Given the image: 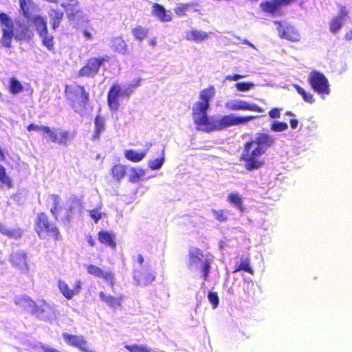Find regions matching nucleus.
Instances as JSON below:
<instances>
[{"label": "nucleus", "mask_w": 352, "mask_h": 352, "mask_svg": "<svg viewBox=\"0 0 352 352\" xmlns=\"http://www.w3.org/2000/svg\"><path fill=\"white\" fill-rule=\"evenodd\" d=\"M63 16V12L59 10H53L50 14V16L52 20V28L53 30H56L59 27Z\"/></svg>", "instance_id": "473e14b6"}, {"label": "nucleus", "mask_w": 352, "mask_h": 352, "mask_svg": "<svg viewBox=\"0 0 352 352\" xmlns=\"http://www.w3.org/2000/svg\"><path fill=\"white\" fill-rule=\"evenodd\" d=\"M7 227L6 226L5 224H3V223H1L0 222V233H1L3 235L5 234L6 230H7Z\"/></svg>", "instance_id": "680f3d73"}, {"label": "nucleus", "mask_w": 352, "mask_h": 352, "mask_svg": "<svg viewBox=\"0 0 352 352\" xmlns=\"http://www.w3.org/2000/svg\"><path fill=\"white\" fill-rule=\"evenodd\" d=\"M34 230L40 239L47 243L52 241L56 244L62 239L58 226L45 212H38L36 214L34 220Z\"/></svg>", "instance_id": "20e7f679"}, {"label": "nucleus", "mask_w": 352, "mask_h": 352, "mask_svg": "<svg viewBox=\"0 0 352 352\" xmlns=\"http://www.w3.org/2000/svg\"><path fill=\"white\" fill-rule=\"evenodd\" d=\"M344 37L346 40H352V30L346 32Z\"/></svg>", "instance_id": "0e129e2a"}, {"label": "nucleus", "mask_w": 352, "mask_h": 352, "mask_svg": "<svg viewBox=\"0 0 352 352\" xmlns=\"http://www.w3.org/2000/svg\"><path fill=\"white\" fill-rule=\"evenodd\" d=\"M234 86L238 91H246L250 90L254 86V84L248 82H241L236 83Z\"/></svg>", "instance_id": "09e8293b"}, {"label": "nucleus", "mask_w": 352, "mask_h": 352, "mask_svg": "<svg viewBox=\"0 0 352 352\" xmlns=\"http://www.w3.org/2000/svg\"><path fill=\"white\" fill-rule=\"evenodd\" d=\"M87 272L89 275L102 278L109 285L112 289L115 286V276L111 271H106L98 265L89 264L86 266Z\"/></svg>", "instance_id": "6e6552de"}, {"label": "nucleus", "mask_w": 352, "mask_h": 352, "mask_svg": "<svg viewBox=\"0 0 352 352\" xmlns=\"http://www.w3.org/2000/svg\"><path fill=\"white\" fill-rule=\"evenodd\" d=\"M245 75H241V74H234V75H228L225 77V80H233V81H236V80H238L241 78H245Z\"/></svg>", "instance_id": "5fc2aeb1"}, {"label": "nucleus", "mask_w": 352, "mask_h": 352, "mask_svg": "<svg viewBox=\"0 0 352 352\" xmlns=\"http://www.w3.org/2000/svg\"><path fill=\"white\" fill-rule=\"evenodd\" d=\"M0 28L1 32V46L7 49L12 47L13 39L18 42H29L34 36L32 30L20 21L16 22L15 29L12 18L3 12H0Z\"/></svg>", "instance_id": "7ed1b4c3"}, {"label": "nucleus", "mask_w": 352, "mask_h": 352, "mask_svg": "<svg viewBox=\"0 0 352 352\" xmlns=\"http://www.w3.org/2000/svg\"><path fill=\"white\" fill-rule=\"evenodd\" d=\"M288 129V125L286 122L274 121L270 126V129L274 132H283Z\"/></svg>", "instance_id": "a18cd8bd"}, {"label": "nucleus", "mask_w": 352, "mask_h": 352, "mask_svg": "<svg viewBox=\"0 0 352 352\" xmlns=\"http://www.w3.org/2000/svg\"><path fill=\"white\" fill-rule=\"evenodd\" d=\"M20 13L27 19H30L32 13L35 9L33 0H19Z\"/></svg>", "instance_id": "4be33fe9"}, {"label": "nucleus", "mask_w": 352, "mask_h": 352, "mask_svg": "<svg viewBox=\"0 0 352 352\" xmlns=\"http://www.w3.org/2000/svg\"><path fill=\"white\" fill-rule=\"evenodd\" d=\"M140 175L138 174L136 171H134V173L129 177V182L135 183L138 181Z\"/></svg>", "instance_id": "4d7b16f0"}, {"label": "nucleus", "mask_w": 352, "mask_h": 352, "mask_svg": "<svg viewBox=\"0 0 352 352\" xmlns=\"http://www.w3.org/2000/svg\"><path fill=\"white\" fill-rule=\"evenodd\" d=\"M43 133H47L50 135V138L52 142L57 143L58 144H64L66 145L67 144V140L69 138V133L67 131H62L60 133V138H58L56 132L51 130L49 127L48 132H43Z\"/></svg>", "instance_id": "393cba45"}, {"label": "nucleus", "mask_w": 352, "mask_h": 352, "mask_svg": "<svg viewBox=\"0 0 352 352\" xmlns=\"http://www.w3.org/2000/svg\"><path fill=\"white\" fill-rule=\"evenodd\" d=\"M109 56L91 57L87 60L85 64L78 70V77L93 78L99 72L100 67L109 60Z\"/></svg>", "instance_id": "423d86ee"}, {"label": "nucleus", "mask_w": 352, "mask_h": 352, "mask_svg": "<svg viewBox=\"0 0 352 352\" xmlns=\"http://www.w3.org/2000/svg\"><path fill=\"white\" fill-rule=\"evenodd\" d=\"M30 20H31L38 34L47 29V21L43 16L41 15H36L31 17Z\"/></svg>", "instance_id": "cd10ccee"}, {"label": "nucleus", "mask_w": 352, "mask_h": 352, "mask_svg": "<svg viewBox=\"0 0 352 352\" xmlns=\"http://www.w3.org/2000/svg\"><path fill=\"white\" fill-rule=\"evenodd\" d=\"M27 130L28 131H42L43 133V132H48L49 131V126H38L36 124H34L32 123V124H30L27 126Z\"/></svg>", "instance_id": "603ef678"}, {"label": "nucleus", "mask_w": 352, "mask_h": 352, "mask_svg": "<svg viewBox=\"0 0 352 352\" xmlns=\"http://www.w3.org/2000/svg\"><path fill=\"white\" fill-rule=\"evenodd\" d=\"M10 261L16 268L23 270L27 267L26 254L23 251L12 252L10 256Z\"/></svg>", "instance_id": "6ab92c4d"}, {"label": "nucleus", "mask_w": 352, "mask_h": 352, "mask_svg": "<svg viewBox=\"0 0 352 352\" xmlns=\"http://www.w3.org/2000/svg\"><path fill=\"white\" fill-rule=\"evenodd\" d=\"M274 144L275 138L267 133H257L254 138L246 141L239 157L240 161L244 162L245 169L254 170L263 166L265 164L263 155Z\"/></svg>", "instance_id": "f03ea898"}, {"label": "nucleus", "mask_w": 352, "mask_h": 352, "mask_svg": "<svg viewBox=\"0 0 352 352\" xmlns=\"http://www.w3.org/2000/svg\"><path fill=\"white\" fill-rule=\"evenodd\" d=\"M80 289H81V282L80 280H77L74 283L73 289H72V292H74V296L78 294Z\"/></svg>", "instance_id": "6e6d98bb"}, {"label": "nucleus", "mask_w": 352, "mask_h": 352, "mask_svg": "<svg viewBox=\"0 0 352 352\" xmlns=\"http://www.w3.org/2000/svg\"><path fill=\"white\" fill-rule=\"evenodd\" d=\"M212 213L213 214L214 219L219 222L226 221L228 219V212L223 209H212Z\"/></svg>", "instance_id": "37998d69"}, {"label": "nucleus", "mask_w": 352, "mask_h": 352, "mask_svg": "<svg viewBox=\"0 0 352 352\" xmlns=\"http://www.w3.org/2000/svg\"><path fill=\"white\" fill-rule=\"evenodd\" d=\"M279 5L278 1H265L261 3V7L263 11L273 14L277 10Z\"/></svg>", "instance_id": "ea45409f"}, {"label": "nucleus", "mask_w": 352, "mask_h": 352, "mask_svg": "<svg viewBox=\"0 0 352 352\" xmlns=\"http://www.w3.org/2000/svg\"><path fill=\"white\" fill-rule=\"evenodd\" d=\"M152 13L162 22H168L172 19L170 12L166 11L162 6L157 3H153L152 6Z\"/></svg>", "instance_id": "412c9836"}, {"label": "nucleus", "mask_w": 352, "mask_h": 352, "mask_svg": "<svg viewBox=\"0 0 352 352\" xmlns=\"http://www.w3.org/2000/svg\"><path fill=\"white\" fill-rule=\"evenodd\" d=\"M45 352H60L54 348H47L45 349Z\"/></svg>", "instance_id": "69168bd1"}, {"label": "nucleus", "mask_w": 352, "mask_h": 352, "mask_svg": "<svg viewBox=\"0 0 352 352\" xmlns=\"http://www.w3.org/2000/svg\"><path fill=\"white\" fill-rule=\"evenodd\" d=\"M210 33L199 31L197 30H190L187 32L186 38L196 43L201 42L206 40L210 36Z\"/></svg>", "instance_id": "b1692460"}, {"label": "nucleus", "mask_w": 352, "mask_h": 352, "mask_svg": "<svg viewBox=\"0 0 352 352\" xmlns=\"http://www.w3.org/2000/svg\"><path fill=\"white\" fill-rule=\"evenodd\" d=\"M277 23L278 24L277 30L280 38L294 43L298 42L300 40V35L294 27L290 25L283 26L280 22H277Z\"/></svg>", "instance_id": "9b49d317"}, {"label": "nucleus", "mask_w": 352, "mask_h": 352, "mask_svg": "<svg viewBox=\"0 0 352 352\" xmlns=\"http://www.w3.org/2000/svg\"><path fill=\"white\" fill-rule=\"evenodd\" d=\"M226 107L232 111H250L263 112V109L255 103H248L243 100H235L226 103Z\"/></svg>", "instance_id": "f8f14e48"}, {"label": "nucleus", "mask_w": 352, "mask_h": 352, "mask_svg": "<svg viewBox=\"0 0 352 352\" xmlns=\"http://www.w3.org/2000/svg\"><path fill=\"white\" fill-rule=\"evenodd\" d=\"M98 241L111 250H116L117 247L116 236L114 232L109 230H101L98 232Z\"/></svg>", "instance_id": "2eb2a0df"}, {"label": "nucleus", "mask_w": 352, "mask_h": 352, "mask_svg": "<svg viewBox=\"0 0 352 352\" xmlns=\"http://www.w3.org/2000/svg\"><path fill=\"white\" fill-rule=\"evenodd\" d=\"M133 278L138 285L146 286L155 279V276L154 272L150 269L142 270H134Z\"/></svg>", "instance_id": "ddd939ff"}, {"label": "nucleus", "mask_w": 352, "mask_h": 352, "mask_svg": "<svg viewBox=\"0 0 352 352\" xmlns=\"http://www.w3.org/2000/svg\"><path fill=\"white\" fill-rule=\"evenodd\" d=\"M99 296L101 300L104 302L110 308L113 310H117L121 308L122 302L124 298L122 294H119L116 296L111 295L107 296L102 292L99 293Z\"/></svg>", "instance_id": "f3484780"}, {"label": "nucleus", "mask_w": 352, "mask_h": 352, "mask_svg": "<svg viewBox=\"0 0 352 352\" xmlns=\"http://www.w3.org/2000/svg\"><path fill=\"white\" fill-rule=\"evenodd\" d=\"M228 201L234 206L240 212L245 211V207L243 204V198L236 192H231L228 195Z\"/></svg>", "instance_id": "a878e982"}, {"label": "nucleus", "mask_w": 352, "mask_h": 352, "mask_svg": "<svg viewBox=\"0 0 352 352\" xmlns=\"http://www.w3.org/2000/svg\"><path fill=\"white\" fill-rule=\"evenodd\" d=\"M86 239L87 241V243L91 247H94L96 245V241L93 236L91 234H87L86 236Z\"/></svg>", "instance_id": "13d9d810"}, {"label": "nucleus", "mask_w": 352, "mask_h": 352, "mask_svg": "<svg viewBox=\"0 0 352 352\" xmlns=\"http://www.w3.org/2000/svg\"><path fill=\"white\" fill-rule=\"evenodd\" d=\"M164 162V149L161 151V156L159 158L150 160L148 162V167L151 170L159 169Z\"/></svg>", "instance_id": "79ce46f5"}, {"label": "nucleus", "mask_w": 352, "mask_h": 352, "mask_svg": "<svg viewBox=\"0 0 352 352\" xmlns=\"http://www.w3.org/2000/svg\"><path fill=\"white\" fill-rule=\"evenodd\" d=\"M208 298L212 304L213 308H216L219 304V297L216 292H209Z\"/></svg>", "instance_id": "8fccbe9b"}, {"label": "nucleus", "mask_w": 352, "mask_h": 352, "mask_svg": "<svg viewBox=\"0 0 352 352\" xmlns=\"http://www.w3.org/2000/svg\"><path fill=\"white\" fill-rule=\"evenodd\" d=\"M136 261L140 265H142L144 263L143 256L142 254H138L136 258Z\"/></svg>", "instance_id": "e2e57ef3"}, {"label": "nucleus", "mask_w": 352, "mask_h": 352, "mask_svg": "<svg viewBox=\"0 0 352 352\" xmlns=\"http://www.w3.org/2000/svg\"><path fill=\"white\" fill-rule=\"evenodd\" d=\"M30 312L36 317H43L46 313H53L54 309L45 300H41L38 303L34 301V305L32 306Z\"/></svg>", "instance_id": "a211bd4d"}, {"label": "nucleus", "mask_w": 352, "mask_h": 352, "mask_svg": "<svg viewBox=\"0 0 352 352\" xmlns=\"http://www.w3.org/2000/svg\"><path fill=\"white\" fill-rule=\"evenodd\" d=\"M13 184L10 177L6 173L5 167L0 164V186H6L8 188L12 187Z\"/></svg>", "instance_id": "f704fd0d"}, {"label": "nucleus", "mask_w": 352, "mask_h": 352, "mask_svg": "<svg viewBox=\"0 0 352 352\" xmlns=\"http://www.w3.org/2000/svg\"><path fill=\"white\" fill-rule=\"evenodd\" d=\"M289 123L290 126L292 129H296L298 125V121L296 119H291Z\"/></svg>", "instance_id": "bf43d9fd"}, {"label": "nucleus", "mask_w": 352, "mask_h": 352, "mask_svg": "<svg viewBox=\"0 0 352 352\" xmlns=\"http://www.w3.org/2000/svg\"><path fill=\"white\" fill-rule=\"evenodd\" d=\"M64 94L76 113H81L85 109L89 100V94L83 85L77 83L65 85Z\"/></svg>", "instance_id": "39448f33"}, {"label": "nucleus", "mask_w": 352, "mask_h": 352, "mask_svg": "<svg viewBox=\"0 0 352 352\" xmlns=\"http://www.w3.org/2000/svg\"><path fill=\"white\" fill-rule=\"evenodd\" d=\"M82 34L87 40H91L92 38L91 34L87 30H83Z\"/></svg>", "instance_id": "052dcab7"}, {"label": "nucleus", "mask_w": 352, "mask_h": 352, "mask_svg": "<svg viewBox=\"0 0 352 352\" xmlns=\"http://www.w3.org/2000/svg\"><path fill=\"white\" fill-rule=\"evenodd\" d=\"M23 231L21 228H16L13 229H7L4 236L10 239H19L23 235Z\"/></svg>", "instance_id": "c03bdc74"}, {"label": "nucleus", "mask_w": 352, "mask_h": 352, "mask_svg": "<svg viewBox=\"0 0 352 352\" xmlns=\"http://www.w3.org/2000/svg\"><path fill=\"white\" fill-rule=\"evenodd\" d=\"M124 348L129 352H152L145 346L138 344L125 345Z\"/></svg>", "instance_id": "de8ad7c7"}, {"label": "nucleus", "mask_w": 352, "mask_h": 352, "mask_svg": "<svg viewBox=\"0 0 352 352\" xmlns=\"http://www.w3.org/2000/svg\"><path fill=\"white\" fill-rule=\"evenodd\" d=\"M110 47L115 52L120 54H126L128 52V45L121 36L112 37Z\"/></svg>", "instance_id": "aec40b11"}, {"label": "nucleus", "mask_w": 352, "mask_h": 352, "mask_svg": "<svg viewBox=\"0 0 352 352\" xmlns=\"http://www.w3.org/2000/svg\"><path fill=\"white\" fill-rule=\"evenodd\" d=\"M94 131L91 137L92 140H97L100 138L102 132L105 130V121L102 116L97 115L94 118Z\"/></svg>", "instance_id": "5701e85b"}, {"label": "nucleus", "mask_w": 352, "mask_h": 352, "mask_svg": "<svg viewBox=\"0 0 352 352\" xmlns=\"http://www.w3.org/2000/svg\"><path fill=\"white\" fill-rule=\"evenodd\" d=\"M188 256L189 265H192L202 261L204 253L199 248H193L190 250Z\"/></svg>", "instance_id": "7c9ffc66"}, {"label": "nucleus", "mask_w": 352, "mask_h": 352, "mask_svg": "<svg viewBox=\"0 0 352 352\" xmlns=\"http://www.w3.org/2000/svg\"><path fill=\"white\" fill-rule=\"evenodd\" d=\"M89 215L94 220V221L97 223L98 221L101 219L102 214L100 211V208H94L89 210Z\"/></svg>", "instance_id": "3c124183"}, {"label": "nucleus", "mask_w": 352, "mask_h": 352, "mask_svg": "<svg viewBox=\"0 0 352 352\" xmlns=\"http://www.w3.org/2000/svg\"><path fill=\"white\" fill-rule=\"evenodd\" d=\"M285 115L286 116H294V114L292 111H286L285 112Z\"/></svg>", "instance_id": "774afa93"}, {"label": "nucleus", "mask_w": 352, "mask_h": 352, "mask_svg": "<svg viewBox=\"0 0 352 352\" xmlns=\"http://www.w3.org/2000/svg\"><path fill=\"white\" fill-rule=\"evenodd\" d=\"M149 30L146 28H144L141 25H137L132 28L131 32L138 41H142L148 36Z\"/></svg>", "instance_id": "72a5a7b5"}, {"label": "nucleus", "mask_w": 352, "mask_h": 352, "mask_svg": "<svg viewBox=\"0 0 352 352\" xmlns=\"http://www.w3.org/2000/svg\"><path fill=\"white\" fill-rule=\"evenodd\" d=\"M50 197L53 201V206L50 208V212L52 214V216L56 219L58 218V212L60 209V199L58 195L55 194L51 195Z\"/></svg>", "instance_id": "58836bf2"}, {"label": "nucleus", "mask_w": 352, "mask_h": 352, "mask_svg": "<svg viewBox=\"0 0 352 352\" xmlns=\"http://www.w3.org/2000/svg\"><path fill=\"white\" fill-rule=\"evenodd\" d=\"M308 82L311 88L318 94L330 93L329 83L326 76L318 72L314 71L309 76Z\"/></svg>", "instance_id": "0eeeda50"}, {"label": "nucleus", "mask_w": 352, "mask_h": 352, "mask_svg": "<svg viewBox=\"0 0 352 352\" xmlns=\"http://www.w3.org/2000/svg\"><path fill=\"white\" fill-rule=\"evenodd\" d=\"M62 337L67 345L76 347L81 352H96L95 350L88 348L87 342L82 335L63 333Z\"/></svg>", "instance_id": "1a4fd4ad"}, {"label": "nucleus", "mask_w": 352, "mask_h": 352, "mask_svg": "<svg viewBox=\"0 0 352 352\" xmlns=\"http://www.w3.org/2000/svg\"><path fill=\"white\" fill-rule=\"evenodd\" d=\"M250 259L249 257L241 258L240 263L236 265L232 271L233 273L238 272L239 271H245L250 274H254V270L250 267Z\"/></svg>", "instance_id": "c756f323"}, {"label": "nucleus", "mask_w": 352, "mask_h": 352, "mask_svg": "<svg viewBox=\"0 0 352 352\" xmlns=\"http://www.w3.org/2000/svg\"><path fill=\"white\" fill-rule=\"evenodd\" d=\"M348 16V10L346 7L339 5V13L329 21V30L331 33H337L342 26L344 21Z\"/></svg>", "instance_id": "4468645a"}, {"label": "nucleus", "mask_w": 352, "mask_h": 352, "mask_svg": "<svg viewBox=\"0 0 352 352\" xmlns=\"http://www.w3.org/2000/svg\"><path fill=\"white\" fill-rule=\"evenodd\" d=\"M201 271L204 280H206L210 271V261L206 258L203 261L201 265Z\"/></svg>", "instance_id": "49530a36"}, {"label": "nucleus", "mask_w": 352, "mask_h": 352, "mask_svg": "<svg viewBox=\"0 0 352 352\" xmlns=\"http://www.w3.org/2000/svg\"><path fill=\"white\" fill-rule=\"evenodd\" d=\"M296 91L302 97L303 100L309 104H313L315 100L311 94L307 93L302 87L300 85L294 84L293 85Z\"/></svg>", "instance_id": "a19ab883"}, {"label": "nucleus", "mask_w": 352, "mask_h": 352, "mask_svg": "<svg viewBox=\"0 0 352 352\" xmlns=\"http://www.w3.org/2000/svg\"><path fill=\"white\" fill-rule=\"evenodd\" d=\"M15 304L23 310L30 309L32 305H34V300L25 295L16 296L14 298Z\"/></svg>", "instance_id": "bb28decb"}, {"label": "nucleus", "mask_w": 352, "mask_h": 352, "mask_svg": "<svg viewBox=\"0 0 352 352\" xmlns=\"http://www.w3.org/2000/svg\"><path fill=\"white\" fill-rule=\"evenodd\" d=\"M215 89L213 85L200 91L199 101L193 104L192 117L196 129L206 133L221 131L229 126L243 124L250 120L257 119L260 116H234L232 115L223 116L219 118L216 116L209 117L208 110L210 102L214 98Z\"/></svg>", "instance_id": "f257e3e1"}, {"label": "nucleus", "mask_w": 352, "mask_h": 352, "mask_svg": "<svg viewBox=\"0 0 352 352\" xmlns=\"http://www.w3.org/2000/svg\"><path fill=\"white\" fill-rule=\"evenodd\" d=\"M280 108L274 107L271 109L269 111V116L270 118L275 119L279 118L280 117Z\"/></svg>", "instance_id": "864d4df0"}, {"label": "nucleus", "mask_w": 352, "mask_h": 352, "mask_svg": "<svg viewBox=\"0 0 352 352\" xmlns=\"http://www.w3.org/2000/svg\"><path fill=\"white\" fill-rule=\"evenodd\" d=\"M126 174V168L122 164H116L111 168V175L117 181L122 179Z\"/></svg>", "instance_id": "e433bc0d"}, {"label": "nucleus", "mask_w": 352, "mask_h": 352, "mask_svg": "<svg viewBox=\"0 0 352 352\" xmlns=\"http://www.w3.org/2000/svg\"><path fill=\"white\" fill-rule=\"evenodd\" d=\"M123 95L127 96L129 94H125L120 85L114 83L111 85L107 94V104L110 111H118L120 107L119 98Z\"/></svg>", "instance_id": "9d476101"}, {"label": "nucleus", "mask_w": 352, "mask_h": 352, "mask_svg": "<svg viewBox=\"0 0 352 352\" xmlns=\"http://www.w3.org/2000/svg\"><path fill=\"white\" fill-rule=\"evenodd\" d=\"M78 4L77 0H69L67 2L63 3L62 6L69 20L82 17V10Z\"/></svg>", "instance_id": "dca6fc26"}, {"label": "nucleus", "mask_w": 352, "mask_h": 352, "mask_svg": "<svg viewBox=\"0 0 352 352\" xmlns=\"http://www.w3.org/2000/svg\"><path fill=\"white\" fill-rule=\"evenodd\" d=\"M9 91L13 94H17L23 90V87L21 83L16 78H11L8 85Z\"/></svg>", "instance_id": "4c0bfd02"}, {"label": "nucleus", "mask_w": 352, "mask_h": 352, "mask_svg": "<svg viewBox=\"0 0 352 352\" xmlns=\"http://www.w3.org/2000/svg\"><path fill=\"white\" fill-rule=\"evenodd\" d=\"M41 38L42 44L50 51H54V37L48 32V29L41 32L39 34Z\"/></svg>", "instance_id": "c85d7f7f"}, {"label": "nucleus", "mask_w": 352, "mask_h": 352, "mask_svg": "<svg viewBox=\"0 0 352 352\" xmlns=\"http://www.w3.org/2000/svg\"><path fill=\"white\" fill-rule=\"evenodd\" d=\"M58 287L60 292V293L63 295V296L67 300L72 299L74 296V292H72V289H70L68 285L65 283V281L59 280L58 281Z\"/></svg>", "instance_id": "c9c22d12"}, {"label": "nucleus", "mask_w": 352, "mask_h": 352, "mask_svg": "<svg viewBox=\"0 0 352 352\" xmlns=\"http://www.w3.org/2000/svg\"><path fill=\"white\" fill-rule=\"evenodd\" d=\"M146 153V151L137 152L133 149H129L125 151L124 156L129 161L138 162L145 157Z\"/></svg>", "instance_id": "2f4dec72"}, {"label": "nucleus", "mask_w": 352, "mask_h": 352, "mask_svg": "<svg viewBox=\"0 0 352 352\" xmlns=\"http://www.w3.org/2000/svg\"><path fill=\"white\" fill-rule=\"evenodd\" d=\"M148 43L152 46H155V45H156V40L154 38H151V39L149 40Z\"/></svg>", "instance_id": "338daca9"}]
</instances>
